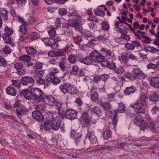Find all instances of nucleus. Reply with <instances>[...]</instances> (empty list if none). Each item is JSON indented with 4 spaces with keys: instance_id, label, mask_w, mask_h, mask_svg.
Wrapping results in <instances>:
<instances>
[{
    "instance_id": "8",
    "label": "nucleus",
    "mask_w": 159,
    "mask_h": 159,
    "mask_svg": "<svg viewBox=\"0 0 159 159\" xmlns=\"http://www.w3.org/2000/svg\"><path fill=\"white\" fill-rule=\"evenodd\" d=\"M34 79L31 77L25 76L22 78L20 83H21L23 86L24 85H28L29 84L30 86L28 87H30V85H32L34 84Z\"/></svg>"
},
{
    "instance_id": "7",
    "label": "nucleus",
    "mask_w": 159,
    "mask_h": 159,
    "mask_svg": "<svg viewBox=\"0 0 159 159\" xmlns=\"http://www.w3.org/2000/svg\"><path fill=\"white\" fill-rule=\"evenodd\" d=\"M45 79L48 82H50L53 85H57L60 83L61 80L60 78L57 77L55 75L50 74L47 75L46 76Z\"/></svg>"
},
{
    "instance_id": "60",
    "label": "nucleus",
    "mask_w": 159,
    "mask_h": 159,
    "mask_svg": "<svg viewBox=\"0 0 159 159\" xmlns=\"http://www.w3.org/2000/svg\"><path fill=\"white\" fill-rule=\"evenodd\" d=\"M82 135L74 139L75 144L77 145H79L80 143L82 142Z\"/></svg>"
},
{
    "instance_id": "63",
    "label": "nucleus",
    "mask_w": 159,
    "mask_h": 159,
    "mask_svg": "<svg viewBox=\"0 0 159 159\" xmlns=\"http://www.w3.org/2000/svg\"><path fill=\"white\" fill-rule=\"evenodd\" d=\"M57 57L64 56L66 54L65 52L63 49H59L57 51Z\"/></svg>"
},
{
    "instance_id": "29",
    "label": "nucleus",
    "mask_w": 159,
    "mask_h": 159,
    "mask_svg": "<svg viewBox=\"0 0 159 159\" xmlns=\"http://www.w3.org/2000/svg\"><path fill=\"white\" fill-rule=\"evenodd\" d=\"M118 107L117 109L114 111H116V113L118 112L120 113L125 112L126 111L125 107L124 105L122 103H118Z\"/></svg>"
},
{
    "instance_id": "58",
    "label": "nucleus",
    "mask_w": 159,
    "mask_h": 159,
    "mask_svg": "<svg viewBox=\"0 0 159 159\" xmlns=\"http://www.w3.org/2000/svg\"><path fill=\"white\" fill-rule=\"evenodd\" d=\"M49 35L52 38L57 35L56 31L54 28H52L50 30L48 31Z\"/></svg>"
},
{
    "instance_id": "27",
    "label": "nucleus",
    "mask_w": 159,
    "mask_h": 159,
    "mask_svg": "<svg viewBox=\"0 0 159 159\" xmlns=\"http://www.w3.org/2000/svg\"><path fill=\"white\" fill-rule=\"evenodd\" d=\"M144 105L143 103L142 102H141L139 100H137L134 103H132L130 105L131 107L135 108L136 109L142 107Z\"/></svg>"
},
{
    "instance_id": "41",
    "label": "nucleus",
    "mask_w": 159,
    "mask_h": 159,
    "mask_svg": "<svg viewBox=\"0 0 159 159\" xmlns=\"http://www.w3.org/2000/svg\"><path fill=\"white\" fill-rule=\"evenodd\" d=\"M68 60L69 62L71 64L75 63L77 60V57L72 54H70L68 57Z\"/></svg>"
},
{
    "instance_id": "23",
    "label": "nucleus",
    "mask_w": 159,
    "mask_h": 159,
    "mask_svg": "<svg viewBox=\"0 0 159 159\" xmlns=\"http://www.w3.org/2000/svg\"><path fill=\"white\" fill-rule=\"evenodd\" d=\"M55 107L58 111L59 114H64L65 111L62 109V103L61 101H57L55 102Z\"/></svg>"
},
{
    "instance_id": "6",
    "label": "nucleus",
    "mask_w": 159,
    "mask_h": 159,
    "mask_svg": "<svg viewBox=\"0 0 159 159\" xmlns=\"http://www.w3.org/2000/svg\"><path fill=\"white\" fill-rule=\"evenodd\" d=\"M66 117L70 120H73L76 117L78 112L77 111L72 108H69L66 110L65 112Z\"/></svg>"
},
{
    "instance_id": "18",
    "label": "nucleus",
    "mask_w": 159,
    "mask_h": 159,
    "mask_svg": "<svg viewBox=\"0 0 159 159\" xmlns=\"http://www.w3.org/2000/svg\"><path fill=\"white\" fill-rule=\"evenodd\" d=\"M47 104L51 106H54L56 100L54 97L51 95L44 97V100Z\"/></svg>"
},
{
    "instance_id": "10",
    "label": "nucleus",
    "mask_w": 159,
    "mask_h": 159,
    "mask_svg": "<svg viewBox=\"0 0 159 159\" xmlns=\"http://www.w3.org/2000/svg\"><path fill=\"white\" fill-rule=\"evenodd\" d=\"M102 135L104 139L107 140L111 135V132L110 128L105 126L103 129Z\"/></svg>"
},
{
    "instance_id": "61",
    "label": "nucleus",
    "mask_w": 159,
    "mask_h": 159,
    "mask_svg": "<svg viewBox=\"0 0 159 159\" xmlns=\"http://www.w3.org/2000/svg\"><path fill=\"white\" fill-rule=\"evenodd\" d=\"M3 52L5 54H9L11 52V50L9 46H6L2 49Z\"/></svg>"
},
{
    "instance_id": "31",
    "label": "nucleus",
    "mask_w": 159,
    "mask_h": 159,
    "mask_svg": "<svg viewBox=\"0 0 159 159\" xmlns=\"http://www.w3.org/2000/svg\"><path fill=\"white\" fill-rule=\"evenodd\" d=\"M149 99L152 102L158 101H159V95L156 92H154L149 96Z\"/></svg>"
},
{
    "instance_id": "54",
    "label": "nucleus",
    "mask_w": 159,
    "mask_h": 159,
    "mask_svg": "<svg viewBox=\"0 0 159 159\" xmlns=\"http://www.w3.org/2000/svg\"><path fill=\"white\" fill-rule=\"evenodd\" d=\"M20 60L25 61H29L31 60V58L29 56L25 55L20 56Z\"/></svg>"
},
{
    "instance_id": "52",
    "label": "nucleus",
    "mask_w": 159,
    "mask_h": 159,
    "mask_svg": "<svg viewBox=\"0 0 159 159\" xmlns=\"http://www.w3.org/2000/svg\"><path fill=\"white\" fill-rule=\"evenodd\" d=\"M116 111H114V115L112 118V122L114 125H116L118 121V119L117 118V115Z\"/></svg>"
},
{
    "instance_id": "40",
    "label": "nucleus",
    "mask_w": 159,
    "mask_h": 159,
    "mask_svg": "<svg viewBox=\"0 0 159 159\" xmlns=\"http://www.w3.org/2000/svg\"><path fill=\"white\" fill-rule=\"evenodd\" d=\"M79 71V68L77 66L74 65L72 66V70L71 71L70 74L71 75H77Z\"/></svg>"
},
{
    "instance_id": "55",
    "label": "nucleus",
    "mask_w": 159,
    "mask_h": 159,
    "mask_svg": "<svg viewBox=\"0 0 159 159\" xmlns=\"http://www.w3.org/2000/svg\"><path fill=\"white\" fill-rule=\"evenodd\" d=\"M28 112V110L25 106L20 105V115L27 114Z\"/></svg>"
},
{
    "instance_id": "11",
    "label": "nucleus",
    "mask_w": 159,
    "mask_h": 159,
    "mask_svg": "<svg viewBox=\"0 0 159 159\" xmlns=\"http://www.w3.org/2000/svg\"><path fill=\"white\" fill-rule=\"evenodd\" d=\"M92 144H97V138L93 132H88L86 135Z\"/></svg>"
},
{
    "instance_id": "34",
    "label": "nucleus",
    "mask_w": 159,
    "mask_h": 159,
    "mask_svg": "<svg viewBox=\"0 0 159 159\" xmlns=\"http://www.w3.org/2000/svg\"><path fill=\"white\" fill-rule=\"evenodd\" d=\"M78 93L77 88L75 87L74 85L71 84L68 93H69L71 95H74L77 94Z\"/></svg>"
},
{
    "instance_id": "17",
    "label": "nucleus",
    "mask_w": 159,
    "mask_h": 159,
    "mask_svg": "<svg viewBox=\"0 0 159 159\" xmlns=\"http://www.w3.org/2000/svg\"><path fill=\"white\" fill-rule=\"evenodd\" d=\"M48 119L44 122L43 126L41 125H40V129H44L45 130L48 131L52 128L51 120L48 119V117H47Z\"/></svg>"
},
{
    "instance_id": "57",
    "label": "nucleus",
    "mask_w": 159,
    "mask_h": 159,
    "mask_svg": "<svg viewBox=\"0 0 159 159\" xmlns=\"http://www.w3.org/2000/svg\"><path fill=\"white\" fill-rule=\"evenodd\" d=\"M125 47L130 50H133L134 49V47L133 46L132 43H127L125 44Z\"/></svg>"
},
{
    "instance_id": "19",
    "label": "nucleus",
    "mask_w": 159,
    "mask_h": 159,
    "mask_svg": "<svg viewBox=\"0 0 159 159\" xmlns=\"http://www.w3.org/2000/svg\"><path fill=\"white\" fill-rule=\"evenodd\" d=\"M79 61L81 63L87 65L91 64L93 61L90 54L89 56L86 57L84 58H80Z\"/></svg>"
},
{
    "instance_id": "3",
    "label": "nucleus",
    "mask_w": 159,
    "mask_h": 159,
    "mask_svg": "<svg viewBox=\"0 0 159 159\" xmlns=\"http://www.w3.org/2000/svg\"><path fill=\"white\" fill-rule=\"evenodd\" d=\"M79 120L83 127L89 126L91 122L93 124H95L96 122V120L92 121V119H89V115L87 112H84L82 113Z\"/></svg>"
},
{
    "instance_id": "25",
    "label": "nucleus",
    "mask_w": 159,
    "mask_h": 159,
    "mask_svg": "<svg viewBox=\"0 0 159 159\" xmlns=\"http://www.w3.org/2000/svg\"><path fill=\"white\" fill-rule=\"evenodd\" d=\"M100 51L102 53L105 55L107 58H108L112 57L113 56L112 52L110 50L104 48H102Z\"/></svg>"
},
{
    "instance_id": "45",
    "label": "nucleus",
    "mask_w": 159,
    "mask_h": 159,
    "mask_svg": "<svg viewBox=\"0 0 159 159\" xmlns=\"http://www.w3.org/2000/svg\"><path fill=\"white\" fill-rule=\"evenodd\" d=\"M49 70L50 73L47 74V75L51 74L55 75L56 74L59 72V71L58 69L54 67L51 68Z\"/></svg>"
},
{
    "instance_id": "49",
    "label": "nucleus",
    "mask_w": 159,
    "mask_h": 159,
    "mask_svg": "<svg viewBox=\"0 0 159 159\" xmlns=\"http://www.w3.org/2000/svg\"><path fill=\"white\" fill-rule=\"evenodd\" d=\"M121 62L126 64L128 61L129 60L127 57V54L126 52L125 54H122L121 56Z\"/></svg>"
},
{
    "instance_id": "14",
    "label": "nucleus",
    "mask_w": 159,
    "mask_h": 159,
    "mask_svg": "<svg viewBox=\"0 0 159 159\" xmlns=\"http://www.w3.org/2000/svg\"><path fill=\"white\" fill-rule=\"evenodd\" d=\"M136 90V87L132 85L126 87L124 91V93L126 96L129 95L134 93Z\"/></svg>"
},
{
    "instance_id": "37",
    "label": "nucleus",
    "mask_w": 159,
    "mask_h": 159,
    "mask_svg": "<svg viewBox=\"0 0 159 159\" xmlns=\"http://www.w3.org/2000/svg\"><path fill=\"white\" fill-rule=\"evenodd\" d=\"M124 76L126 78L131 81H134L135 80L136 78L135 75L130 72L125 73Z\"/></svg>"
},
{
    "instance_id": "47",
    "label": "nucleus",
    "mask_w": 159,
    "mask_h": 159,
    "mask_svg": "<svg viewBox=\"0 0 159 159\" xmlns=\"http://www.w3.org/2000/svg\"><path fill=\"white\" fill-rule=\"evenodd\" d=\"M127 143L126 142H118L116 145L115 146L118 149L122 148H124V147L127 145Z\"/></svg>"
},
{
    "instance_id": "9",
    "label": "nucleus",
    "mask_w": 159,
    "mask_h": 159,
    "mask_svg": "<svg viewBox=\"0 0 159 159\" xmlns=\"http://www.w3.org/2000/svg\"><path fill=\"white\" fill-rule=\"evenodd\" d=\"M32 116L33 118L37 121L39 122H42L44 118L40 111H34L32 113Z\"/></svg>"
},
{
    "instance_id": "62",
    "label": "nucleus",
    "mask_w": 159,
    "mask_h": 159,
    "mask_svg": "<svg viewBox=\"0 0 159 159\" xmlns=\"http://www.w3.org/2000/svg\"><path fill=\"white\" fill-rule=\"evenodd\" d=\"M147 67L148 69H152L154 70L157 68V66L156 64L150 63L147 65Z\"/></svg>"
},
{
    "instance_id": "33",
    "label": "nucleus",
    "mask_w": 159,
    "mask_h": 159,
    "mask_svg": "<svg viewBox=\"0 0 159 159\" xmlns=\"http://www.w3.org/2000/svg\"><path fill=\"white\" fill-rule=\"evenodd\" d=\"M71 137L73 139H75L80 136H82V133L76 130H72L70 134Z\"/></svg>"
},
{
    "instance_id": "46",
    "label": "nucleus",
    "mask_w": 159,
    "mask_h": 159,
    "mask_svg": "<svg viewBox=\"0 0 159 159\" xmlns=\"http://www.w3.org/2000/svg\"><path fill=\"white\" fill-rule=\"evenodd\" d=\"M98 53V52L96 50H94L90 53V56H91L93 61L96 62Z\"/></svg>"
},
{
    "instance_id": "1",
    "label": "nucleus",
    "mask_w": 159,
    "mask_h": 159,
    "mask_svg": "<svg viewBox=\"0 0 159 159\" xmlns=\"http://www.w3.org/2000/svg\"><path fill=\"white\" fill-rule=\"evenodd\" d=\"M30 93L34 97V99L37 102L42 101L44 99V93L39 88H32L30 89Z\"/></svg>"
},
{
    "instance_id": "38",
    "label": "nucleus",
    "mask_w": 159,
    "mask_h": 159,
    "mask_svg": "<svg viewBox=\"0 0 159 159\" xmlns=\"http://www.w3.org/2000/svg\"><path fill=\"white\" fill-rule=\"evenodd\" d=\"M92 111L96 113L98 117L102 116V111L100 108L96 106H94L92 108Z\"/></svg>"
},
{
    "instance_id": "59",
    "label": "nucleus",
    "mask_w": 159,
    "mask_h": 159,
    "mask_svg": "<svg viewBox=\"0 0 159 159\" xmlns=\"http://www.w3.org/2000/svg\"><path fill=\"white\" fill-rule=\"evenodd\" d=\"M120 37L121 38L127 41H129L130 39V37L129 35L125 34L124 33H123L121 34Z\"/></svg>"
},
{
    "instance_id": "28",
    "label": "nucleus",
    "mask_w": 159,
    "mask_h": 159,
    "mask_svg": "<svg viewBox=\"0 0 159 159\" xmlns=\"http://www.w3.org/2000/svg\"><path fill=\"white\" fill-rule=\"evenodd\" d=\"M25 49L27 53L31 55H34L36 54V50L34 48L30 47H25Z\"/></svg>"
},
{
    "instance_id": "44",
    "label": "nucleus",
    "mask_w": 159,
    "mask_h": 159,
    "mask_svg": "<svg viewBox=\"0 0 159 159\" xmlns=\"http://www.w3.org/2000/svg\"><path fill=\"white\" fill-rule=\"evenodd\" d=\"M10 36L9 35L2 34V36L5 43L10 44L11 43V38Z\"/></svg>"
},
{
    "instance_id": "39",
    "label": "nucleus",
    "mask_w": 159,
    "mask_h": 159,
    "mask_svg": "<svg viewBox=\"0 0 159 159\" xmlns=\"http://www.w3.org/2000/svg\"><path fill=\"white\" fill-rule=\"evenodd\" d=\"M93 11L96 15L98 16H103L105 15V12L98 7L94 9Z\"/></svg>"
},
{
    "instance_id": "32",
    "label": "nucleus",
    "mask_w": 159,
    "mask_h": 159,
    "mask_svg": "<svg viewBox=\"0 0 159 159\" xmlns=\"http://www.w3.org/2000/svg\"><path fill=\"white\" fill-rule=\"evenodd\" d=\"M139 125L140 130H145L148 127V125L147 121L144 120L140 121Z\"/></svg>"
},
{
    "instance_id": "51",
    "label": "nucleus",
    "mask_w": 159,
    "mask_h": 159,
    "mask_svg": "<svg viewBox=\"0 0 159 159\" xmlns=\"http://www.w3.org/2000/svg\"><path fill=\"white\" fill-rule=\"evenodd\" d=\"M114 72L117 74H121L124 72V69L122 66H120L116 68L114 70Z\"/></svg>"
},
{
    "instance_id": "64",
    "label": "nucleus",
    "mask_w": 159,
    "mask_h": 159,
    "mask_svg": "<svg viewBox=\"0 0 159 159\" xmlns=\"http://www.w3.org/2000/svg\"><path fill=\"white\" fill-rule=\"evenodd\" d=\"M102 26L104 30L107 31L109 29V26L106 22H104L102 24Z\"/></svg>"
},
{
    "instance_id": "30",
    "label": "nucleus",
    "mask_w": 159,
    "mask_h": 159,
    "mask_svg": "<svg viewBox=\"0 0 159 159\" xmlns=\"http://www.w3.org/2000/svg\"><path fill=\"white\" fill-rule=\"evenodd\" d=\"M100 104L106 111H108L111 109V105L108 102H103L101 100Z\"/></svg>"
},
{
    "instance_id": "26",
    "label": "nucleus",
    "mask_w": 159,
    "mask_h": 159,
    "mask_svg": "<svg viewBox=\"0 0 159 159\" xmlns=\"http://www.w3.org/2000/svg\"><path fill=\"white\" fill-rule=\"evenodd\" d=\"M93 88L91 89L90 91V98L92 101L95 102L98 101V95L96 92L93 91Z\"/></svg>"
},
{
    "instance_id": "16",
    "label": "nucleus",
    "mask_w": 159,
    "mask_h": 159,
    "mask_svg": "<svg viewBox=\"0 0 159 159\" xmlns=\"http://www.w3.org/2000/svg\"><path fill=\"white\" fill-rule=\"evenodd\" d=\"M70 84L66 83L62 84L60 85L59 88L61 92L64 94H66L69 92Z\"/></svg>"
},
{
    "instance_id": "21",
    "label": "nucleus",
    "mask_w": 159,
    "mask_h": 159,
    "mask_svg": "<svg viewBox=\"0 0 159 159\" xmlns=\"http://www.w3.org/2000/svg\"><path fill=\"white\" fill-rule=\"evenodd\" d=\"M150 84L152 86L155 88H159V77L152 78L151 80Z\"/></svg>"
},
{
    "instance_id": "35",
    "label": "nucleus",
    "mask_w": 159,
    "mask_h": 159,
    "mask_svg": "<svg viewBox=\"0 0 159 159\" xmlns=\"http://www.w3.org/2000/svg\"><path fill=\"white\" fill-rule=\"evenodd\" d=\"M122 24H125L127 25L128 26L129 28L132 31V32L134 34V35L137 37V38L138 39H141V36L138 33H137L132 28L131 25L129 24L128 23H127L125 21H122L121 22Z\"/></svg>"
},
{
    "instance_id": "4",
    "label": "nucleus",
    "mask_w": 159,
    "mask_h": 159,
    "mask_svg": "<svg viewBox=\"0 0 159 159\" xmlns=\"http://www.w3.org/2000/svg\"><path fill=\"white\" fill-rule=\"evenodd\" d=\"M41 40L46 46H49L53 48H58V47L57 42L55 41V40L52 37L42 38Z\"/></svg>"
},
{
    "instance_id": "43",
    "label": "nucleus",
    "mask_w": 159,
    "mask_h": 159,
    "mask_svg": "<svg viewBox=\"0 0 159 159\" xmlns=\"http://www.w3.org/2000/svg\"><path fill=\"white\" fill-rule=\"evenodd\" d=\"M97 58L96 59V62H101V64L104 61H105V57L102 55L101 54L98 52Z\"/></svg>"
},
{
    "instance_id": "48",
    "label": "nucleus",
    "mask_w": 159,
    "mask_h": 159,
    "mask_svg": "<svg viewBox=\"0 0 159 159\" xmlns=\"http://www.w3.org/2000/svg\"><path fill=\"white\" fill-rule=\"evenodd\" d=\"M149 128L154 133H157V128L155 127L154 122L153 121H150Z\"/></svg>"
},
{
    "instance_id": "42",
    "label": "nucleus",
    "mask_w": 159,
    "mask_h": 159,
    "mask_svg": "<svg viewBox=\"0 0 159 159\" xmlns=\"http://www.w3.org/2000/svg\"><path fill=\"white\" fill-rule=\"evenodd\" d=\"M4 33L3 34L11 35L13 33V30L11 28H10L7 26L5 27L4 30Z\"/></svg>"
},
{
    "instance_id": "53",
    "label": "nucleus",
    "mask_w": 159,
    "mask_h": 159,
    "mask_svg": "<svg viewBox=\"0 0 159 159\" xmlns=\"http://www.w3.org/2000/svg\"><path fill=\"white\" fill-rule=\"evenodd\" d=\"M35 109V111H44L45 109V107L44 105L39 104L36 106Z\"/></svg>"
},
{
    "instance_id": "15",
    "label": "nucleus",
    "mask_w": 159,
    "mask_h": 159,
    "mask_svg": "<svg viewBox=\"0 0 159 159\" xmlns=\"http://www.w3.org/2000/svg\"><path fill=\"white\" fill-rule=\"evenodd\" d=\"M8 11L4 9H0V19L3 21L7 22L8 20Z\"/></svg>"
},
{
    "instance_id": "20",
    "label": "nucleus",
    "mask_w": 159,
    "mask_h": 159,
    "mask_svg": "<svg viewBox=\"0 0 159 159\" xmlns=\"http://www.w3.org/2000/svg\"><path fill=\"white\" fill-rule=\"evenodd\" d=\"M5 90L6 93L8 95L13 96H15L16 95V89L12 87L9 86L7 87Z\"/></svg>"
},
{
    "instance_id": "22",
    "label": "nucleus",
    "mask_w": 159,
    "mask_h": 159,
    "mask_svg": "<svg viewBox=\"0 0 159 159\" xmlns=\"http://www.w3.org/2000/svg\"><path fill=\"white\" fill-rule=\"evenodd\" d=\"M132 72L136 75V77L138 78L139 79H143L144 78V74L142 72L141 70L138 69H133Z\"/></svg>"
},
{
    "instance_id": "13",
    "label": "nucleus",
    "mask_w": 159,
    "mask_h": 159,
    "mask_svg": "<svg viewBox=\"0 0 159 159\" xmlns=\"http://www.w3.org/2000/svg\"><path fill=\"white\" fill-rule=\"evenodd\" d=\"M20 96L28 100H30L33 98V97H32L30 93V91H29L28 89H23L20 93Z\"/></svg>"
},
{
    "instance_id": "12",
    "label": "nucleus",
    "mask_w": 159,
    "mask_h": 159,
    "mask_svg": "<svg viewBox=\"0 0 159 159\" xmlns=\"http://www.w3.org/2000/svg\"><path fill=\"white\" fill-rule=\"evenodd\" d=\"M101 65L103 67H107L110 69H114L116 67L115 63L112 61H109L105 60L102 62Z\"/></svg>"
},
{
    "instance_id": "50",
    "label": "nucleus",
    "mask_w": 159,
    "mask_h": 159,
    "mask_svg": "<svg viewBox=\"0 0 159 159\" xmlns=\"http://www.w3.org/2000/svg\"><path fill=\"white\" fill-rule=\"evenodd\" d=\"M43 72L42 71L37 70L34 72V76L37 78H42L43 75Z\"/></svg>"
},
{
    "instance_id": "5",
    "label": "nucleus",
    "mask_w": 159,
    "mask_h": 159,
    "mask_svg": "<svg viewBox=\"0 0 159 159\" xmlns=\"http://www.w3.org/2000/svg\"><path fill=\"white\" fill-rule=\"evenodd\" d=\"M20 24V32L22 34L20 36V41H23L27 38V36L26 34L27 33V30L26 26H27L28 24L21 18Z\"/></svg>"
},
{
    "instance_id": "24",
    "label": "nucleus",
    "mask_w": 159,
    "mask_h": 159,
    "mask_svg": "<svg viewBox=\"0 0 159 159\" xmlns=\"http://www.w3.org/2000/svg\"><path fill=\"white\" fill-rule=\"evenodd\" d=\"M81 18L80 17H79V18L75 19L74 20H71L70 22V25L72 27H78L81 22Z\"/></svg>"
},
{
    "instance_id": "36",
    "label": "nucleus",
    "mask_w": 159,
    "mask_h": 159,
    "mask_svg": "<svg viewBox=\"0 0 159 159\" xmlns=\"http://www.w3.org/2000/svg\"><path fill=\"white\" fill-rule=\"evenodd\" d=\"M144 51L146 52H151L153 53L155 52H158V51L157 49L155 48L151 47L147 45H145L144 48Z\"/></svg>"
},
{
    "instance_id": "56",
    "label": "nucleus",
    "mask_w": 159,
    "mask_h": 159,
    "mask_svg": "<svg viewBox=\"0 0 159 159\" xmlns=\"http://www.w3.org/2000/svg\"><path fill=\"white\" fill-rule=\"evenodd\" d=\"M68 16L70 17L73 16H78L80 17L78 11L76 10H74L72 12H70L69 14L68 15Z\"/></svg>"
},
{
    "instance_id": "2",
    "label": "nucleus",
    "mask_w": 159,
    "mask_h": 159,
    "mask_svg": "<svg viewBox=\"0 0 159 159\" xmlns=\"http://www.w3.org/2000/svg\"><path fill=\"white\" fill-rule=\"evenodd\" d=\"M49 116L51 117L52 129L53 130L57 131L61 127L62 119L63 117H61L59 115L55 117L52 118V113H50Z\"/></svg>"
}]
</instances>
